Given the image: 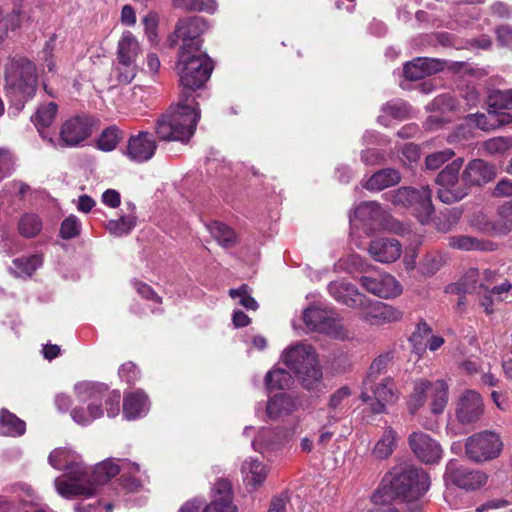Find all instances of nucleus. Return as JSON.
<instances>
[{
	"label": "nucleus",
	"mask_w": 512,
	"mask_h": 512,
	"mask_svg": "<svg viewBox=\"0 0 512 512\" xmlns=\"http://www.w3.org/2000/svg\"><path fill=\"white\" fill-rule=\"evenodd\" d=\"M429 485V476L422 468L401 464L383 478L372 495V501L375 504H386L398 498L401 500V507L406 505L410 511L415 512L420 510L419 499L426 493Z\"/></svg>",
	"instance_id": "nucleus-1"
},
{
	"label": "nucleus",
	"mask_w": 512,
	"mask_h": 512,
	"mask_svg": "<svg viewBox=\"0 0 512 512\" xmlns=\"http://www.w3.org/2000/svg\"><path fill=\"white\" fill-rule=\"evenodd\" d=\"M199 119L196 97L180 92L177 104L157 120L155 132L160 140L185 142L194 134Z\"/></svg>",
	"instance_id": "nucleus-2"
},
{
	"label": "nucleus",
	"mask_w": 512,
	"mask_h": 512,
	"mask_svg": "<svg viewBox=\"0 0 512 512\" xmlns=\"http://www.w3.org/2000/svg\"><path fill=\"white\" fill-rule=\"evenodd\" d=\"M49 464L56 469H64V475L55 479V488L62 497H88L92 488L83 485L81 481H88L85 465L78 455L67 448L54 449L49 457Z\"/></svg>",
	"instance_id": "nucleus-3"
},
{
	"label": "nucleus",
	"mask_w": 512,
	"mask_h": 512,
	"mask_svg": "<svg viewBox=\"0 0 512 512\" xmlns=\"http://www.w3.org/2000/svg\"><path fill=\"white\" fill-rule=\"evenodd\" d=\"M214 69L210 57L198 51H178L175 71L179 76L181 92L186 91L194 96V92L204 87Z\"/></svg>",
	"instance_id": "nucleus-4"
},
{
	"label": "nucleus",
	"mask_w": 512,
	"mask_h": 512,
	"mask_svg": "<svg viewBox=\"0 0 512 512\" xmlns=\"http://www.w3.org/2000/svg\"><path fill=\"white\" fill-rule=\"evenodd\" d=\"M283 363L296 375L303 387L314 388L322 378L314 347L306 343H297L282 354Z\"/></svg>",
	"instance_id": "nucleus-5"
},
{
	"label": "nucleus",
	"mask_w": 512,
	"mask_h": 512,
	"mask_svg": "<svg viewBox=\"0 0 512 512\" xmlns=\"http://www.w3.org/2000/svg\"><path fill=\"white\" fill-rule=\"evenodd\" d=\"M37 87V69L27 59H11L5 66V89L9 97L18 102L32 98Z\"/></svg>",
	"instance_id": "nucleus-6"
},
{
	"label": "nucleus",
	"mask_w": 512,
	"mask_h": 512,
	"mask_svg": "<svg viewBox=\"0 0 512 512\" xmlns=\"http://www.w3.org/2000/svg\"><path fill=\"white\" fill-rule=\"evenodd\" d=\"M428 397L430 398L431 412L435 415L442 414L449 398L447 382L442 379L436 381H429L427 379L416 380L408 401L410 414H415L424 405Z\"/></svg>",
	"instance_id": "nucleus-7"
},
{
	"label": "nucleus",
	"mask_w": 512,
	"mask_h": 512,
	"mask_svg": "<svg viewBox=\"0 0 512 512\" xmlns=\"http://www.w3.org/2000/svg\"><path fill=\"white\" fill-rule=\"evenodd\" d=\"M463 162V158H456L437 175V197L445 204L459 202L468 195L465 183L459 178Z\"/></svg>",
	"instance_id": "nucleus-8"
},
{
	"label": "nucleus",
	"mask_w": 512,
	"mask_h": 512,
	"mask_svg": "<svg viewBox=\"0 0 512 512\" xmlns=\"http://www.w3.org/2000/svg\"><path fill=\"white\" fill-rule=\"evenodd\" d=\"M209 28L207 21L200 16L180 18L175 25L174 33L169 37L170 47H174L177 40L182 44L178 51H198L202 47L201 35Z\"/></svg>",
	"instance_id": "nucleus-9"
},
{
	"label": "nucleus",
	"mask_w": 512,
	"mask_h": 512,
	"mask_svg": "<svg viewBox=\"0 0 512 512\" xmlns=\"http://www.w3.org/2000/svg\"><path fill=\"white\" fill-rule=\"evenodd\" d=\"M398 398L399 393L392 377L382 378L370 385L362 384L360 399L369 403L370 411L373 414L386 413V406L393 404Z\"/></svg>",
	"instance_id": "nucleus-10"
},
{
	"label": "nucleus",
	"mask_w": 512,
	"mask_h": 512,
	"mask_svg": "<svg viewBox=\"0 0 512 512\" xmlns=\"http://www.w3.org/2000/svg\"><path fill=\"white\" fill-rule=\"evenodd\" d=\"M503 449L500 436L493 431H481L468 437L465 453L475 462H483L497 458Z\"/></svg>",
	"instance_id": "nucleus-11"
},
{
	"label": "nucleus",
	"mask_w": 512,
	"mask_h": 512,
	"mask_svg": "<svg viewBox=\"0 0 512 512\" xmlns=\"http://www.w3.org/2000/svg\"><path fill=\"white\" fill-rule=\"evenodd\" d=\"M302 319L310 331L324 333L337 339L348 336L341 321L325 309L316 306L308 307L303 311Z\"/></svg>",
	"instance_id": "nucleus-12"
},
{
	"label": "nucleus",
	"mask_w": 512,
	"mask_h": 512,
	"mask_svg": "<svg viewBox=\"0 0 512 512\" xmlns=\"http://www.w3.org/2000/svg\"><path fill=\"white\" fill-rule=\"evenodd\" d=\"M75 393L79 400H89L87 409L76 407L71 411L72 419L81 426H87L103 415L102 404L98 403L101 398V390L90 383H80L75 386Z\"/></svg>",
	"instance_id": "nucleus-13"
},
{
	"label": "nucleus",
	"mask_w": 512,
	"mask_h": 512,
	"mask_svg": "<svg viewBox=\"0 0 512 512\" xmlns=\"http://www.w3.org/2000/svg\"><path fill=\"white\" fill-rule=\"evenodd\" d=\"M91 122L85 116H76L67 119L60 128L57 144L52 137L47 141L53 146L75 147L91 135Z\"/></svg>",
	"instance_id": "nucleus-14"
},
{
	"label": "nucleus",
	"mask_w": 512,
	"mask_h": 512,
	"mask_svg": "<svg viewBox=\"0 0 512 512\" xmlns=\"http://www.w3.org/2000/svg\"><path fill=\"white\" fill-rule=\"evenodd\" d=\"M138 53V41L130 31L124 32L118 42L117 50V58L123 69L117 77L119 83L128 84L134 79L136 75L134 61Z\"/></svg>",
	"instance_id": "nucleus-15"
},
{
	"label": "nucleus",
	"mask_w": 512,
	"mask_h": 512,
	"mask_svg": "<svg viewBox=\"0 0 512 512\" xmlns=\"http://www.w3.org/2000/svg\"><path fill=\"white\" fill-rule=\"evenodd\" d=\"M408 445L415 457L424 464H437L443 457L440 443L423 431L408 436Z\"/></svg>",
	"instance_id": "nucleus-16"
},
{
	"label": "nucleus",
	"mask_w": 512,
	"mask_h": 512,
	"mask_svg": "<svg viewBox=\"0 0 512 512\" xmlns=\"http://www.w3.org/2000/svg\"><path fill=\"white\" fill-rule=\"evenodd\" d=\"M444 479L447 484L451 483L465 490H475L485 484L487 477L481 471H473L456 460H450L446 466Z\"/></svg>",
	"instance_id": "nucleus-17"
},
{
	"label": "nucleus",
	"mask_w": 512,
	"mask_h": 512,
	"mask_svg": "<svg viewBox=\"0 0 512 512\" xmlns=\"http://www.w3.org/2000/svg\"><path fill=\"white\" fill-rule=\"evenodd\" d=\"M484 409L482 396L475 390H466L456 403V419L462 425L474 424L481 419Z\"/></svg>",
	"instance_id": "nucleus-18"
},
{
	"label": "nucleus",
	"mask_w": 512,
	"mask_h": 512,
	"mask_svg": "<svg viewBox=\"0 0 512 512\" xmlns=\"http://www.w3.org/2000/svg\"><path fill=\"white\" fill-rule=\"evenodd\" d=\"M361 317L372 325H383L402 319L403 312L380 301H371L366 297V303L361 306Z\"/></svg>",
	"instance_id": "nucleus-19"
},
{
	"label": "nucleus",
	"mask_w": 512,
	"mask_h": 512,
	"mask_svg": "<svg viewBox=\"0 0 512 512\" xmlns=\"http://www.w3.org/2000/svg\"><path fill=\"white\" fill-rule=\"evenodd\" d=\"M238 508L233 503V491L231 482L227 479H219L212 487L211 501L202 512H237Z\"/></svg>",
	"instance_id": "nucleus-20"
},
{
	"label": "nucleus",
	"mask_w": 512,
	"mask_h": 512,
	"mask_svg": "<svg viewBox=\"0 0 512 512\" xmlns=\"http://www.w3.org/2000/svg\"><path fill=\"white\" fill-rule=\"evenodd\" d=\"M359 282L366 291L381 298L396 297L402 292L400 283L390 274L362 276Z\"/></svg>",
	"instance_id": "nucleus-21"
},
{
	"label": "nucleus",
	"mask_w": 512,
	"mask_h": 512,
	"mask_svg": "<svg viewBox=\"0 0 512 512\" xmlns=\"http://www.w3.org/2000/svg\"><path fill=\"white\" fill-rule=\"evenodd\" d=\"M157 149V143L153 136L146 131H141L137 135L129 138L126 155L137 163H143L150 160Z\"/></svg>",
	"instance_id": "nucleus-22"
},
{
	"label": "nucleus",
	"mask_w": 512,
	"mask_h": 512,
	"mask_svg": "<svg viewBox=\"0 0 512 512\" xmlns=\"http://www.w3.org/2000/svg\"><path fill=\"white\" fill-rule=\"evenodd\" d=\"M495 177V166L482 159L471 160L462 172V181L465 183L467 191L470 186L484 185Z\"/></svg>",
	"instance_id": "nucleus-23"
},
{
	"label": "nucleus",
	"mask_w": 512,
	"mask_h": 512,
	"mask_svg": "<svg viewBox=\"0 0 512 512\" xmlns=\"http://www.w3.org/2000/svg\"><path fill=\"white\" fill-rule=\"evenodd\" d=\"M329 294L338 302L353 308L359 309L366 303V296L358 289L344 281H334L328 285Z\"/></svg>",
	"instance_id": "nucleus-24"
},
{
	"label": "nucleus",
	"mask_w": 512,
	"mask_h": 512,
	"mask_svg": "<svg viewBox=\"0 0 512 512\" xmlns=\"http://www.w3.org/2000/svg\"><path fill=\"white\" fill-rule=\"evenodd\" d=\"M86 477L88 481H81L83 485L92 488L91 494L87 497L95 495L97 487L108 482L111 478L115 477L120 472V467L112 460L103 461L98 464L94 469H90L85 465Z\"/></svg>",
	"instance_id": "nucleus-25"
},
{
	"label": "nucleus",
	"mask_w": 512,
	"mask_h": 512,
	"mask_svg": "<svg viewBox=\"0 0 512 512\" xmlns=\"http://www.w3.org/2000/svg\"><path fill=\"white\" fill-rule=\"evenodd\" d=\"M368 251L375 261L391 263L400 257L402 249L397 239L379 238L371 241Z\"/></svg>",
	"instance_id": "nucleus-26"
},
{
	"label": "nucleus",
	"mask_w": 512,
	"mask_h": 512,
	"mask_svg": "<svg viewBox=\"0 0 512 512\" xmlns=\"http://www.w3.org/2000/svg\"><path fill=\"white\" fill-rule=\"evenodd\" d=\"M489 107L495 112L496 129L512 123V114L506 111L512 109V90L496 92L490 96Z\"/></svg>",
	"instance_id": "nucleus-27"
},
{
	"label": "nucleus",
	"mask_w": 512,
	"mask_h": 512,
	"mask_svg": "<svg viewBox=\"0 0 512 512\" xmlns=\"http://www.w3.org/2000/svg\"><path fill=\"white\" fill-rule=\"evenodd\" d=\"M414 192L416 195L411 200L409 208L422 224L427 223L434 213L431 189L429 186H423L420 189L414 188Z\"/></svg>",
	"instance_id": "nucleus-28"
},
{
	"label": "nucleus",
	"mask_w": 512,
	"mask_h": 512,
	"mask_svg": "<svg viewBox=\"0 0 512 512\" xmlns=\"http://www.w3.org/2000/svg\"><path fill=\"white\" fill-rule=\"evenodd\" d=\"M241 471L244 482L253 487L260 486L267 476L265 465L261 461L253 458H248L244 461Z\"/></svg>",
	"instance_id": "nucleus-29"
},
{
	"label": "nucleus",
	"mask_w": 512,
	"mask_h": 512,
	"mask_svg": "<svg viewBox=\"0 0 512 512\" xmlns=\"http://www.w3.org/2000/svg\"><path fill=\"white\" fill-rule=\"evenodd\" d=\"M401 180L400 173L392 168H386L374 173L366 182L368 190H383L398 184Z\"/></svg>",
	"instance_id": "nucleus-30"
},
{
	"label": "nucleus",
	"mask_w": 512,
	"mask_h": 512,
	"mask_svg": "<svg viewBox=\"0 0 512 512\" xmlns=\"http://www.w3.org/2000/svg\"><path fill=\"white\" fill-rule=\"evenodd\" d=\"M26 432V423L6 409L0 411V436L18 437Z\"/></svg>",
	"instance_id": "nucleus-31"
},
{
	"label": "nucleus",
	"mask_w": 512,
	"mask_h": 512,
	"mask_svg": "<svg viewBox=\"0 0 512 512\" xmlns=\"http://www.w3.org/2000/svg\"><path fill=\"white\" fill-rule=\"evenodd\" d=\"M58 106L54 102L44 103L38 106L31 120L37 127L42 138L47 139L42 129L49 127L57 115Z\"/></svg>",
	"instance_id": "nucleus-32"
},
{
	"label": "nucleus",
	"mask_w": 512,
	"mask_h": 512,
	"mask_svg": "<svg viewBox=\"0 0 512 512\" xmlns=\"http://www.w3.org/2000/svg\"><path fill=\"white\" fill-rule=\"evenodd\" d=\"M146 410L147 397L143 392L137 391L125 396L123 403V413L128 420L140 417L146 412Z\"/></svg>",
	"instance_id": "nucleus-33"
},
{
	"label": "nucleus",
	"mask_w": 512,
	"mask_h": 512,
	"mask_svg": "<svg viewBox=\"0 0 512 512\" xmlns=\"http://www.w3.org/2000/svg\"><path fill=\"white\" fill-rule=\"evenodd\" d=\"M449 246L459 250L471 251H491L494 250V244L489 241H482L468 235H457L449 237Z\"/></svg>",
	"instance_id": "nucleus-34"
},
{
	"label": "nucleus",
	"mask_w": 512,
	"mask_h": 512,
	"mask_svg": "<svg viewBox=\"0 0 512 512\" xmlns=\"http://www.w3.org/2000/svg\"><path fill=\"white\" fill-rule=\"evenodd\" d=\"M397 433L392 427H387L382 437L376 442L372 454L377 459H387L396 448Z\"/></svg>",
	"instance_id": "nucleus-35"
},
{
	"label": "nucleus",
	"mask_w": 512,
	"mask_h": 512,
	"mask_svg": "<svg viewBox=\"0 0 512 512\" xmlns=\"http://www.w3.org/2000/svg\"><path fill=\"white\" fill-rule=\"evenodd\" d=\"M42 265V258L39 255L20 257L13 260L12 272L17 277H31L38 267Z\"/></svg>",
	"instance_id": "nucleus-36"
},
{
	"label": "nucleus",
	"mask_w": 512,
	"mask_h": 512,
	"mask_svg": "<svg viewBox=\"0 0 512 512\" xmlns=\"http://www.w3.org/2000/svg\"><path fill=\"white\" fill-rule=\"evenodd\" d=\"M294 409V402L285 394L272 397L267 404L266 411L270 418L276 419L283 413L288 414Z\"/></svg>",
	"instance_id": "nucleus-37"
},
{
	"label": "nucleus",
	"mask_w": 512,
	"mask_h": 512,
	"mask_svg": "<svg viewBox=\"0 0 512 512\" xmlns=\"http://www.w3.org/2000/svg\"><path fill=\"white\" fill-rule=\"evenodd\" d=\"M212 237L223 247H232L236 243L235 232L224 223L214 221L208 225Z\"/></svg>",
	"instance_id": "nucleus-38"
},
{
	"label": "nucleus",
	"mask_w": 512,
	"mask_h": 512,
	"mask_svg": "<svg viewBox=\"0 0 512 512\" xmlns=\"http://www.w3.org/2000/svg\"><path fill=\"white\" fill-rule=\"evenodd\" d=\"M42 229L41 219L33 213H25L18 222V232L25 238H34Z\"/></svg>",
	"instance_id": "nucleus-39"
},
{
	"label": "nucleus",
	"mask_w": 512,
	"mask_h": 512,
	"mask_svg": "<svg viewBox=\"0 0 512 512\" xmlns=\"http://www.w3.org/2000/svg\"><path fill=\"white\" fill-rule=\"evenodd\" d=\"M265 384L269 390H282L289 388L292 384V377L284 369H274L269 371L265 377Z\"/></svg>",
	"instance_id": "nucleus-40"
},
{
	"label": "nucleus",
	"mask_w": 512,
	"mask_h": 512,
	"mask_svg": "<svg viewBox=\"0 0 512 512\" xmlns=\"http://www.w3.org/2000/svg\"><path fill=\"white\" fill-rule=\"evenodd\" d=\"M173 6L186 11H198L213 14L217 10L215 0H172Z\"/></svg>",
	"instance_id": "nucleus-41"
},
{
	"label": "nucleus",
	"mask_w": 512,
	"mask_h": 512,
	"mask_svg": "<svg viewBox=\"0 0 512 512\" xmlns=\"http://www.w3.org/2000/svg\"><path fill=\"white\" fill-rule=\"evenodd\" d=\"M432 333V329L429 325L421 321L418 323L416 330L410 337V342L413 345V351L419 355L424 353L427 348V341Z\"/></svg>",
	"instance_id": "nucleus-42"
},
{
	"label": "nucleus",
	"mask_w": 512,
	"mask_h": 512,
	"mask_svg": "<svg viewBox=\"0 0 512 512\" xmlns=\"http://www.w3.org/2000/svg\"><path fill=\"white\" fill-rule=\"evenodd\" d=\"M389 362L390 356L388 354H383L376 357L372 361L367 375L362 381V384L370 385L372 382L379 381L380 376L385 372Z\"/></svg>",
	"instance_id": "nucleus-43"
},
{
	"label": "nucleus",
	"mask_w": 512,
	"mask_h": 512,
	"mask_svg": "<svg viewBox=\"0 0 512 512\" xmlns=\"http://www.w3.org/2000/svg\"><path fill=\"white\" fill-rule=\"evenodd\" d=\"M136 218L132 215L122 216L117 220L108 221L106 228L110 234L121 237L127 235L135 227Z\"/></svg>",
	"instance_id": "nucleus-44"
},
{
	"label": "nucleus",
	"mask_w": 512,
	"mask_h": 512,
	"mask_svg": "<svg viewBox=\"0 0 512 512\" xmlns=\"http://www.w3.org/2000/svg\"><path fill=\"white\" fill-rule=\"evenodd\" d=\"M96 388L101 390V398L98 399V403L105 401L106 411L108 417H115L118 415L120 408L121 395L119 391H108V389L102 385H96Z\"/></svg>",
	"instance_id": "nucleus-45"
},
{
	"label": "nucleus",
	"mask_w": 512,
	"mask_h": 512,
	"mask_svg": "<svg viewBox=\"0 0 512 512\" xmlns=\"http://www.w3.org/2000/svg\"><path fill=\"white\" fill-rule=\"evenodd\" d=\"M381 214V207L375 201L363 202L355 210V216L362 221H376Z\"/></svg>",
	"instance_id": "nucleus-46"
},
{
	"label": "nucleus",
	"mask_w": 512,
	"mask_h": 512,
	"mask_svg": "<svg viewBox=\"0 0 512 512\" xmlns=\"http://www.w3.org/2000/svg\"><path fill=\"white\" fill-rule=\"evenodd\" d=\"M500 223V215L497 213L496 220H490L484 214H477L474 216L472 220L473 226L484 233L488 234H498L505 235L506 233L499 232L497 229L498 224Z\"/></svg>",
	"instance_id": "nucleus-47"
},
{
	"label": "nucleus",
	"mask_w": 512,
	"mask_h": 512,
	"mask_svg": "<svg viewBox=\"0 0 512 512\" xmlns=\"http://www.w3.org/2000/svg\"><path fill=\"white\" fill-rule=\"evenodd\" d=\"M229 296L232 299H239V304L246 309L256 310L258 304L253 297L249 294V287L246 284L241 285L237 289H230Z\"/></svg>",
	"instance_id": "nucleus-48"
},
{
	"label": "nucleus",
	"mask_w": 512,
	"mask_h": 512,
	"mask_svg": "<svg viewBox=\"0 0 512 512\" xmlns=\"http://www.w3.org/2000/svg\"><path fill=\"white\" fill-rule=\"evenodd\" d=\"M454 155H455V153L451 149H446L443 151H438V152L429 154L425 159V167L428 170H437L444 163L449 161Z\"/></svg>",
	"instance_id": "nucleus-49"
},
{
	"label": "nucleus",
	"mask_w": 512,
	"mask_h": 512,
	"mask_svg": "<svg viewBox=\"0 0 512 512\" xmlns=\"http://www.w3.org/2000/svg\"><path fill=\"white\" fill-rule=\"evenodd\" d=\"M119 138V130L117 128H107L98 139V147L103 151H112L116 147Z\"/></svg>",
	"instance_id": "nucleus-50"
},
{
	"label": "nucleus",
	"mask_w": 512,
	"mask_h": 512,
	"mask_svg": "<svg viewBox=\"0 0 512 512\" xmlns=\"http://www.w3.org/2000/svg\"><path fill=\"white\" fill-rule=\"evenodd\" d=\"M478 276V270L471 269L466 276L463 278V280L456 284L449 287L450 291H457L458 293H472L476 290V278Z\"/></svg>",
	"instance_id": "nucleus-51"
},
{
	"label": "nucleus",
	"mask_w": 512,
	"mask_h": 512,
	"mask_svg": "<svg viewBox=\"0 0 512 512\" xmlns=\"http://www.w3.org/2000/svg\"><path fill=\"white\" fill-rule=\"evenodd\" d=\"M80 233V222L74 215H70L63 220L60 227V236L63 239H71Z\"/></svg>",
	"instance_id": "nucleus-52"
},
{
	"label": "nucleus",
	"mask_w": 512,
	"mask_h": 512,
	"mask_svg": "<svg viewBox=\"0 0 512 512\" xmlns=\"http://www.w3.org/2000/svg\"><path fill=\"white\" fill-rule=\"evenodd\" d=\"M500 223L497 226L499 232L509 233L512 231V201L506 202L498 209Z\"/></svg>",
	"instance_id": "nucleus-53"
},
{
	"label": "nucleus",
	"mask_w": 512,
	"mask_h": 512,
	"mask_svg": "<svg viewBox=\"0 0 512 512\" xmlns=\"http://www.w3.org/2000/svg\"><path fill=\"white\" fill-rule=\"evenodd\" d=\"M443 265V259L437 254H427L420 263V270L424 275L435 274Z\"/></svg>",
	"instance_id": "nucleus-54"
},
{
	"label": "nucleus",
	"mask_w": 512,
	"mask_h": 512,
	"mask_svg": "<svg viewBox=\"0 0 512 512\" xmlns=\"http://www.w3.org/2000/svg\"><path fill=\"white\" fill-rule=\"evenodd\" d=\"M415 195L414 188L401 187L392 193L391 202L396 206L409 207Z\"/></svg>",
	"instance_id": "nucleus-55"
},
{
	"label": "nucleus",
	"mask_w": 512,
	"mask_h": 512,
	"mask_svg": "<svg viewBox=\"0 0 512 512\" xmlns=\"http://www.w3.org/2000/svg\"><path fill=\"white\" fill-rule=\"evenodd\" d=\"M471 118H473V121L481 130L490 131L496 129L495 112L491 107L487 113H477L471 115Z\"/></svg>",
	"instance_id": "nucleus-56"
},
{
	"label": "nucleus",
	"mask_w": 512,
	"mask_h": 512,
	"mask_svg": "<svg viewBox=\"0 0 512 512\" xmlns=\"http://www.w3.org/2000/svg\"><path fill=\"white\" fill-rule=\"evenodd\" d=\"M351 396V390L347 386H343L335 391L329 401V407L333 410L342 409L344 402Z\"/></svg>",
	"instance_id": "nucleus-57"
},
{
	"label": "nucleus",
	"mask_w": 512,
	"mask_h": 512,
	"mask_svg": "<svg viewBox=\"0 0 512 512\" xmlns=\"http://www.w3.org/2000/svg\"><path fill=\"white\" fill-rule=\"evenodd\" d=\"M25 15L19 8L13 9L9 14L4 17V27L6 28V37L9 30H15L21 26Z\"/></svg>",
	"instance_id": "nucleus-58"
},
{
	"label": "nucleus",
	"mask_w": 512,
	"mask_h": 512,
	"mask_svg": "<svg viewBox=\"0 0 512 512\" xmlns=\"http://www.w3.org/2000/svg\"><path fill=\"white\" fill-rule=\"evenodd\" d=\"M383 111L393 118H404L408 114V107L402 101L388 102L383 106Z\"/></svg>",
	"instance_id": "nucleus-59"
},
{
	"label": "nucleus",
	"mask_w": 512,
	"mask_h": 512,
	"mask_svg": "<svg viewBox=\"0 0 512 512\" xmlns=\"http://www.w3.org/2000/svg\"><path fill=\"white\" fill-rule=\"evenodd\" d=\"M461 212L458 210L450 211L447 215H445L446 219L442 220L441 218H437L435 221V225L438 231L448 232L451 228L457 223Z\"/></svg>",
	"instance_id": "nucleus-60"
},
{
	"label": "nucleus",
	"mask_w": 512,
	"mask_h": 512,
	"mask_svg": "<svg viewBox=\"0 0 512 512\" xmlns=\"http://www.w3.org/2000/svg\"><path fill=\"white\" fill-rule=\"evenodd\" d=\"M510 146V140L503 137H496L485 142V148L489 153H502Z\"/></svg>",
	"instance_id": "nucleus-61"
},
{
	"label": "nucleus",
	"mask_w": 512,
	"mask_h": 512,
	"mask_svg": "<svg viewBox=\"0 0 512 512\" xmlns=\"http://www.w3.org/2000/svg\"><path fill=\"white\" fill-rule=\"evenodd\" d=\"M13 157L10 151L0 149V180L5 178L13 169Z\"/></svg>",
	"instance_id": "nucleus-62"
},
{
	"label": "nucleus",
	"mask_w": 512,
	"mask_h": 512,
	"mask_svg": "<svg viewBox=\"0 0 512 512\" xmlns=\"http://www.w3.org/2000/svg\"><path fill=\"white\" fill-rule=\"evenodd\" d=\"M118 374L127 383H133L138 378V371L133 362L124 363L119 368Z\"/></svg>",
	"instance_id": "nucleus-63"
},
{
	"label": "nucleus",
	"mask_w": 512,
	"mask_h": 512,
	"mask_svg": "<svg viewBox=\"0 0 512 512\" xmlns=\"http://www.w3.org/2000/svg\"><path fill=\"white\" fill-rule=\"evenodd\" d=\"M507 505L508 502L504 500H491L478 507L475 512H507ZM509 512H512V510Z\"/></svg>",
	"instance_id": "nucleus-64"
}]
</instances>
